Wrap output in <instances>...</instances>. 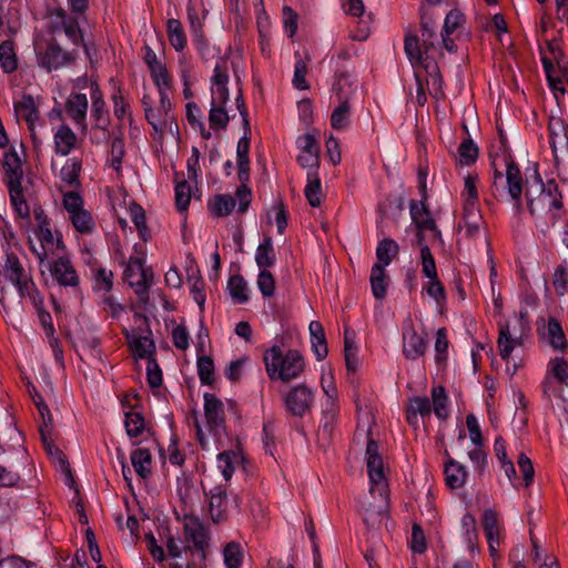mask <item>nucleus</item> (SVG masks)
Wrapping results in <instances>:
<instances>
[{
  "mask_svg": "<svg viewBox=\"0 0 568 568\" xmlns=\"http://www.w3.org/2000/svg\"><path fill=\"white\" fill-rule=\"evenodd\" d=\"M525 203L529 215L536 222L544 221L555 226L565 215L564 194L555 179L542 180L535 163L531 179L526 176Z\"/></svg>",
  "mask_w": 568,
  "mask_h": 568,
  "instance_id": "obj_1",
  "label": "nucleus"
},
{
  "mask_svg": "<svg viewBox=\"0 0 568 568\" xmlns=\"http://www.w3.org/2000/svg\"><path fill=\"white\" fill-rule=\"evenodd\" d=\"M503 161L506 166L505 174L496 168L495 161L491 162V168L494 169L490 184L491 195L497 201H509L515 215L520 216L525 210L526 179L524 180L521 170L510 153L503 155Z\"/></svg>",
  "mask_w": 568,
  "mask_h": 568,
  "instance_id": "obj_2",
  "label": "nucleus"
},
{
  "mask_svg": "<svg viewBox=\"0 0 568 568\" xmlns=\"http://www.w3.org/2000/svg\"><path fill=\"white\" fill-rule=\"evenodd\" d=\"M263 361L271 381L288 383L297 378L305 368L304 358L297 349L284 352L282 344L277 343L265 351Z\"/></svg>",
  "mask_w": 568,
  "mask_h": 568,
  "instance_id": "obj_3",
  "label": "nucleus"
},
{
  "mask_svg": "<svg viewBox=\"0 0 568 568\" xmlns=\"http://www.w3.org/2000/svg\"><path fill=\"white\" fill-rule=\"evenodd\" d=\"M81 20H85V16L68 12L64 8L58 7L50 13L48 32L50 34L64 33L74 47L81 45L85 54L90 57V50L80 27Z\"/></svg>",
  "mask_w": 568,
  "mask_h": 568,
  "instance_id": "obj_4",
  "label": "nucleus"
},
{
  "mask_svg": "<svg viewBox=\"0 0 568 568\" xmlns=\"http://www.w3.org/2000/svg\"><path fill=\"white\" fill-rule=\"evenodd\" d=\"M422 41L416 33H407L404 39V51L415 67L423 64V55L427 54L434 48L436 39L435 23L425 12L420 14Z\"/></svg>",
  "mask_w": 568,
  "mask_h": 568,
  "instance_id": "obj_5",
  "label": "nucleus"
},
{
  "mask_svg": "<svg viewBox=\"0 0 568 568\" xmlns=\"http://www.w3.org/2000/svg\"><path fill=\"white\" fill-rule=\"evenodd\" d=\"M251 130H244V135L239 140L236 146L237 156V179L241 184L237 186L235 197L239 200V213L243 214L247 211L252 201V191L247 186L251 176L250 168V139Z\"/></svg>",
  "mask_w": 568,
  "mask_h": 568,
  "instance_id": "obj_6",
  "label": "nucleus"
},
{
  "mask_svg": "<svg viewBox=\"0 0 568 568\" xmlns=\"http://www.w3.org/2000/svg\"><path fill=\"white\" fill-rule=\"evenodd\" d=\"M78 57V47L71 50L63 49L54 37L50 38L44 49L37 54L39 67L48 72L73 65Z\"/></svg>",
  "mask_w": 568,
  "mask_h": 568,
  "instance_id": "obj_7",
  "label": "nucleus"
},
{
  "mask_svg": "<svg viewBox=\"0 0 568 568\" xmlns=\"http://www.w3.org/2000/svg\"><path fill=\"white\" fill-rule=\"evenodd\" d=\"M33 233L40 242V247L37 248L32 241H29L30 250L37 256L39 264H43L50 255H54L58 251L65 248L62 235L55 232L57 237H54L50 225L36 226Z\"/></svg>",
  "mask_w": 568,
  "mask_h": 568,
  "instance_id": "obj_8",
  "label": "nucleus"
},
{
  "mask_svg": "<svg viewBox=\"0 0 568 568\" xmlns=\"http://www.w3.org/2000/svg\"><path fill=\"white\" fill-rule=\"evenodd\" d=\"M326 394L325 407L322 412V419L317 430V442L321 447L325 448L331 445L335 425L337 423L339 406L334 394H329L328 390L324 389Z\"/></svg>",
  "mask_w": 568,
  "mask_h": 568,
  "instance_id": "obj_9",
  "label": "nucleus"
},
{
  "mask_svg": "<svg viewBox=\"0 0 568 568\" xmlns=\"http://www.w3.org/2000/svg\"><path fill=\"white\" fill-rule=\"evenodd\" d=\"M366 464L371 484L379 489L381 495L386 494L387 484L385 480L384 463L379 454L378 443L368 437L366 446ZM374 487H372L373 489Z\"/></svg>",
  "mask_w": 568,
  "mask_h": 568,
  "instance_id": "obj_10",
  "label": "nucleus"
},
{
  "mask_svg": "<svg viewBox=\"0 0 568 568\" xmlns=\"http://www.w3.org/2000/svg\"><path fill=\"white\" fill-rule=\"evenodd\" d=\"M409 212L412 223L415 225L416 230L430 232V240L443 244L442 231L437 226L428 205L424 203V201L410 200Z\"/></svg>",
  "mask_w": 568,
  "mask_h": 568,
  "instance_id": "obj_11",
  "label": "nucleus"
},
{
  "mask_svg": "<svg viewBox=\"0 0 568 568\" xmlns=\"http://www.w3.org/2000/svg\"><path fill=\"white\" fill-rule=\"evenodd\" d=\"M207 503V513L213 524H223L229 520L227 490L225 485H216L210 490L204 489Z\"/></svg>",
  "mask_w": 568,
  "mask_h": 568,
  "instance_id": "obj_12",
  "label": "nucleus"
},
{
  "mask_svg": "<svg viewBox=\"0 0 568 568\" xmlns=\"http://www.w3.org/2000/svg\"><path fill=\"white\" fill-rule=\"evenodd\" d=\"M284 402L291 415L303 417L313 407L314 394L308 386L301 384L288 390Z\"/></svg>",
  "mask_w": 568,
  "mask_h": 568,
  "instance_id": "obj_13",
  "label": "nucleus"
},
{
  "mask_svg": "<svg viewBox=\"0 0 568 568\" xmlns=\"http://www.w3.org/2000/svg\"><path fill=\"white\" fill-rule=\"evenodd\" d=\"M52 278L63 287L79 288L80 277L71 260L63 255L49 263Z\"/></svg>",
  "mask_w": 568,
  "mask_h": 568,
  "instance_id": "obj_14",
  "label": "nucleus"
},
{
  "mask_svg": "<svg viewBox=\"0 0 568 568\" xmlns=\"http://www.w3.org/2000/svg\"><path fill=\"white\" fill-rule=\"evenodd\" d=\"M123 335L134 357L148 361L154 358L155 343L151 337L152 331L148 324L146 335H138L133 332H129L126 328L123 329Z\"/></svg>",
  "mask_w": 568,
  "mask_h": 568,
  "instance_id": "obj_15",
  "label": "nucleus"
},
{
  "mask_svg": "<svg viewBox=\"0 0 568 568\" xmlns=\"http://www.w3.org/2000/svg\"><path fill=\"white\" fill-rule=\"evenodd\" d=\"M204 416L210 430L225 429L224 404L214 394H204Z\"/></svg>",
  "mask_w": 568,
  "mask_h": 568,
  "instance_id": "obj_16",
  "label": "nucleus"
},
{
  "mask_svg": "<svg viewBox=\"0 0 568 568\" xmlns=\"http://www.w3.org/2000/svg\"><path fill=\"white\" fill-rule=\"evenodd\" d=\"M427 349V342L410 324L403 332V354L406 359L415 361L422 357Z\"/></svg>",
  "mask_w": 568,
  "mask_h": 568,
  "instance_id": "obj_17",
  "label": "nucleus"
},
{
  "mask_svg": "<svg viewBox=\"0 0 568 568\" xmlns=\"http://www.w3.org/2000/svg\"><path fill=\"white\" fill-rule=\"evenodd\" d=\"M6 258L4 264L0 268V276L3 275L11 284L19 283L20 280L29 276L30 274L24 268L19 256L10 251L9 243L4 250Z\"/></svg>",
  "mask_w": 568,
  "mask_h": 568,
  "instance_id": "obj_18",
  "label": "nucleus"
},
{
  "mask_svg": "<svg viewBox=\"0 0 568 568\" xmlns=\"http://www.w3.org/2000/svg\"><path fill=\"white\" fill-rule=\"evenodd\" d=\"M39 434L48 455L55 457L62 470H65L68 476L72 479L71 469L67 456L58 446L53 444L52 427L49 424L40 425Z\"/></svg>",
  "mask_w": 568,
  "mask_h": 568,
  "instance_id": "obj_19",
  "label": "nucleus"
},
{
  "mask_svg": "<svg viewBox=\"0 0 568 568\" xmlns=\"http://www.w3.org/2000/svg\"><path fill=\"white\" fill-rule=\"evenodd\" d=\"M184 535L185 539L192 542L195 549L203 550L207 545V535L205 528L197 517H185Z\"/></svg>",
  "mask_w": 568,
  "mask_h": 568,
  "instance_id": "obj_20",
  "label": "nucleus"
},
{
  "mask_svg": "<svg viewBox=\"0 0 568 568\" xmlns=\"http://www.w3.org/2000/svg\"><path fill=\"white\" fill-rule=\"evenodd\" d=\"M2 169L4 172L6 184L19 183L23 179L22 161L17 151L12 148L4 152Z\"/></svg>",
  "mask_w": 568,
  "mask_h": 568,
  "instance_id": "obj_21",
  "label": "nucleus"
},
{
  "mask_svg": "<svg viewBox=\"0 0 568 568\" xmlns=\"http://www.w3.org/2000/svg\"><path fill=\"white\" fill-rule=\"evenodd\" d=\"M65 111L75 124L87 128L88 99L84 93H72L65 102Z\"/></svg>",
  "mask_w": 568,
  "mask_h": 568,
  "instance_id": "obj_22",
  "label": "nucleus"
},
{
  "mask_svg": "<svg viewBox=\"0 0 568 568\" xmlns=\"http://www.w3.org/2000/svg\"><path fill=\"white\" fill-rule=\"evenodd\" d=\"M444 474L446 485L450 489L462 488L468 476L466 467L452 457L445 463Z\"/></svg>",
  "mask_w": 568,
  "mask_h": 568,
  "instance_id": "obj_23",
  "label": "nucleus"
},
{
  "mask_svg": "<svg viewBox=\"0 0 568 568\" xmlns=\"http://www.w3.org/2000/svg\"><path fill=\"white\" fill-rule=\"evenodd\" d=\"M312 351L317 361H323L328 354L327 341L321 322L312 321L308 326Z\"/></svg>",
  "mask_w": 568,
  "mask_h": 568,
  "instance_id": "obj_24",
  "label": "nucleus"
},
{
  "mask_svg": "<svg viewBox=\"0 0 568 568\" xmlns=\"http://www.w3.org/2000/svg\"><path fill=\"white\" fill-rule=\"evenodd\" d=\"M14 111L27 122L28 129L33 132L34 122L40 115L33 97L30 94L22 95L21 100L14 102Z\"/></svg>",
  "mask_w": 568,
  "mask_h": 568,
  "instance_id": "obj_25",
  "label": "nucleus"
},
{
  "mask_svg": "<svg viewBox=\"0 0 568 568\" xmlns=\"http://www.w3.org/2000/svg\"><path fill=\"white\" fill-rule=\"evenodd\" d=\"M77 135L72 129L62 124L54 134V151L57 154L67 156L75 148Z\"/></svg>",
  "mask_w": 568,
  "mask_h": 568,
  "instance_id": "obj_26",
  "label": "nucleus"
},
{
  "mask_svg": "<svg viewBox=\"0 0 568 568\" xmlns=\"http://www.w3.org/2000/svg\"><path fill=\"white\" fill-rule=\"evenodd\" d=\"M10 195L11 205L20 219H29L30 207L24 197L22 182L7 184Z\"/></svg>",
  "mask_w": 568,
  "mask_h": 568,
  "instance_id": "obj_27",
  "label": "nucleus"
},
{
  "mask_svg": "<svg viewBox=\"0 0 568 568\" xmlns=\"http://www.w3.org/2000/svg\"><path fill=\"white\" fill-rule=\"evenodd\" d=\"M124 426L128 436L133 439L140 437L143 432L150 433L145 418L141 410H128L124 413Z\"/></svg>",
  "mask_w": 568,
  "mask_h": 568,
  "instance_id": "obj_28",
  "label": "nucleus"
},
{
  "mask_svg": "<svg viewBox=\"0 0 568 568\" xmlns=\"http://www.w3.org/2000/svg\"><path fill=\"white\" fill-rule=\"evenodd\" d=\"M131 463L135 473L143 479L152 476V456L148 448H136L131 453Z\"/></svg>",
  "mask_w": 568,
  "mask_h": 568,
  "instance_id": "obj_29",
  "label": "nucleus"
},
{
  "mask_svg": "<svg viewBox=\"0 0 568 568\" xmlns=\"http://www.w3.org/2000/svg\"><path fill=\"white\" fill-rule=\"evenodd\" d=\"M236 199L230 194H216L209 201V210L215 217H224L235 209Z\"/></svg>",
  "mask_w": 568,
  "mask_h": 568,
  "instance_id": "obj_30",
  "label": "nucleus"
},
{
  "mask_svg": "<svg viewBox=\"0 0 568 568\" xmlns=\"http://www.w3.org/2000/svg\"><path fill=\"white\" fill-rule=\"evenodd\" d=\"M481 521L487 544L499 545L500 527L498 523V514L493 509H486L483 514Z\"/></svg>",
  "mask_w": 568,
  "mask_h": 568,
  "instance_id": "obj_31",
  "label": "nucleus"
},
{
  "mask_svg": "<svg viewBox=\"0 0 568 568\" xmlns=\"http://www.w3.org/2000/svg\"><path fill=\"white\" fill-rule=\"evenodd\" d=\"M372 293L376 300H383L387 293L388 277L382 264H374L371 271Z\"/></svg>",
  "mask_w": 568,
  "mask_h": 568,
  "instance_id": "obj_32",
  "label": "nucleus"
},
{
  "mask_svg": "<svg viewBox=\"0 0 568 568\" xmlns=\"http://www.w3.org/2000/svg\"><path fill=\"white\" fill-rule=\"evenodd\" d=\"M0 67L4 73H12L18 70L19 63L14 42L10 39L0 43Z\"/></svg>",
  "mask_w": 568,
  "mask_h": 568,
  "instance_id": "obj_33",
  "label": "nucleus"
},
{
  "mask_svg": "<svg viewBox=\"0 0 568 568\" xmlns=\"http://www.w3.org/2000/svg\"><path fill=\"white\" fill-rule=\"evenodd\" d=\"M276 255L271 236H264L255 254V262L261 270L271 267L275 264Z\"/></svg>",
  "mask_w": 568,
  "mask_h": 568,
  "instance_id": "obj_34",
  "label": "nucleus"
},
{
  "mask_svg": "<svg viewBox=\"0 0 568 568\" xmlns=\"http://www.w3.org/2000/svg\"><path fill=\"white\" fill-rule=\"evenodd\" d=\"M338 105L331 114V125L335 130H344L349 124L351 104L346 95L337 98Z\"/></svg>",
  "mask_w": 568,
  "mask_h": 568,
  "instance_id": "obj_35",
  "label": "nucleus"
},
{
  "mask_svg": "<svg viewBox=\"0 0 568 568\" xmlns=\"http://www.w3.org/2000/svg\"><path fill=\"white\" fill-rule=\"evenodd\" d=\"M166 32L171 45L176 51H182L186 47V34L180 20L169 19L166 21Z\"/></svg>",
  "mask_w": 568,
  "mask_h": 568,
  "instance_id": "obj_36",
  "label": "nucleus"
},
{
  "mask_svg": "<svg viewBox=\"0 0 568 568\" xmlns=\"http://www.w3.org/2000/svg\"><path fill=\"white\" fill-rule=\"evenodd\" d=\"M399 253V246L393 239H383L376 247L377 263L382 264L383 267L389 265Z\"/></svg>",
  "mask_w": 568,
  "mask_h": 568,
  "instance_id": "obj_37",
  "label": "nucleus"
},
{
  "mask_svg": "<svg viewBox=\"0 0 568 568\" xmlns=\"http://www.w3.org/2000/svg\"><path fill=\"white\" fill-rule=\"evenodd\" d=\"M305 197L312 207H318L322 202V183L318 173H307Z\"/></svg>",
  "mask_w": 568,
  "mask_h": 568,
  "instance_id": "obj_38",
  "label": "nucleus"
},
{
  "mask_svg": "<svg viewBox=\"0 0 568 568\" xmlns=\"http://www.w3.org/2000/svg\"><path fill=\"white\" fill-rule=\"evenodd\" d=\"M223 559L226 568H241L244 559V549L237 541H230L223 548Z\"/></svg>",
  "mask_w": 568,
  "mask_h": 568,
  "instance_id": "obj_39",
  "label": "nucleus"
},
{
  "mask_svg": "<svg viewBox=\"0 0 568 568\" xmlns=\"http://www.w3.org/2000/svg\"><path fill=\"white\" fill-rule=\"evenodd\" d=\"M129 213L132 222L134 223L139 232L140 239L143 242H148L151 237V233L146 226L144 209L140 204L133 202L129 206Z\"/></svg>",
  "mask_w": 568,
  "mask_h": 568,
  "instance_id": "obj_40",
  "label": "nucleus"
},
{
  "mask_svg": "<svg viewBox=\"0 0 568 568\" xmlns=\"http://www.w3.org/2000/svg\"><path fill=\"white\" fill-rule=\"evenodd\" d=\"M81 170V159L72 158L62 166L60 171V179L70 186H79Z\"/></svg>",
  "mask_w": 568,
  "mask_h": 568,
  "instance_id": "obj_41",
  "label": "nucleus"
},
{
  "mask_svg": "<svg viewBox=\"0 0 568 568\" xmlns=\"http://www.w3.org/2000/svg\"><path fill=\"white\" fill-rule=\"evenodd\" d=\"M153 283V271L151 267H144L139 271V280L135 282H130L131 286L134 288L135 294L139 296L140 301L146 302L149 300V291Z\"/></svg>",
  "mask_w": 568,
  "mask_h": 568,
  "instance_id": "obj_42",
  "label": "nucleus"
},
{
  "mask_svg": "<svg viewBox=\"0 0 568 568\" xmlns=\"http://www.w3.org/2000/svg\"><path fill=\"white\" fill-rule=\"evenodd\" d=\"M433 408L437 418L445 420L448 418V396L444 386L438 385L432 389Z\"/></svg>",
  "mask_w": 568,
  "mask_h": 568,
  "instance_id": "obj_43",
  "label": "nucleus"
},
{
  "mask_svg": "<svg viewBox=\"0 0 568 568\" xmlns=\"http://www.w3.org/2000/svg\"><path fill=\"white\" fill-rule=\"evenodd\" d=\"M73 227L81 234H91L95 229L91 213L84 209L69 215Z\"/></svg>",
  "mask_w": 568,
  "mask_h": 568,
  "instance_id": "obj_44",
  "label": "nucleus"
},
{
  "mask_svg": "<svg viewBox=\"0 0 568 568\" xmlns=\"http://www.w3.org/2000/svg\"><path fill=\"white\" fill-rule=\"evenodd\" d=\"M547 334L549 344L559 351H565L567 348V341L565 337V333L562 331L561 324L555 317H550L547 324Z\"/></svg>",
  "mask_w": 568,
  "mask_h": 568,
  "instance_id": "obj_45",
  "label": "nucleus"
},
{
  "mask_svg": "<svg viewBox=\"0 0 568 568\" xmlns=\"http://www.w3.org/2000/svg\"><path fill=\"white\" fill-rule=\"evenodd\" d=\"M457 153L460 165L469 166L477 161L479 156V149L471 138L468 136L459 144Z\"/></svg>",
  "mask_w": 568,
  "mask_h": 568,
  "instance_id": "obj_46",
  "label": "nucleus"
},
{
  "mask_svg": "<svg viewBox=\"0 0 568 568\" xmlns=\"http://www.w3.org/2000/svg\"><path fill=\"white\" fill-rule=\"evenodd\" d=\"M227 288L234 302L244 304L248 301L247 283L242 275H232L229 278Z\"/></svg>",
  "mask_w": 568,
  "mask_h": 568,
  "instance_id": "obj_47",
  "label": "nucleus"
},
{
  "mask_svg": "<svg viewBox=\"0 0 568 568\" xmlns=\"http://www.w3.org/2000/svg\"><path fill=\"white\" fill-rule=\"evenodd\" d=\"M152 81L158 90H172L173 80L164 63L149 69Z\"/></svg>",
  "mask_w": 568,
  "mask_h": 568,
  "instance_id": "obj_48",
  "label": "nucleus"
},
{
  "mask_svg": "<svg viewBox=\"0 0 568 568\" xmlns=\"http://www.w3.org/2000/svg\"><path fill=\"white\" fill-rule=\"evenodd\" d=\"M423 291L427 293L429 297H432L438 306H444L447 301L446 288L444 284L440 282L439 277L435 280H428L423 284Z\"/></svg>",
  "mask_w": 568,
  "mask_h": 568,
  "instance_id": "obj_49",
  "label": "nucleus"
},
{
  "mask_svg": "<svg viewBox=\"0 0 568 568\" xmlns=\"http://www.w3.org/2000/svg\"><path fill=\"white\" fill-rule=\"evenodd\" d=\"M548 375L568 387V362L564 357L551 358L548 363Z\"/></svg>",
  "mask_w": 568,
  "mask_h": 568,
  "instance_id": "obj_50",
  "label": "nucleus"
},
{
  "mask_svg": "<svg viewBox=\"0 0 568 568\" xmlns=\"http://www.w3.org/2000/svg\"><path fill=\"white\" fill-rule=\"evenodd\" d=\"M197 374L202 385H212L214 382V363L211 356H197Z\"/></svg>",
  "mask_w": 568,
  "mask_h": 568,
  "instance_id": "obj_51",
  "label": "nucleus"
},
{
  "mask_svg": "<svg viewBox=\"0 0 568 568\" xmlns=\"http://www.w3.org/2000/svg\"><path fill=\"white\" fill-rule=\"evenodd\" d=\"M449 341L445 327H440L436 332L435 342V362L437 365H445L448 357Z\"/></svg>",
  "mask_w": 568,
  "mask_h": 568,
  "instance_id": "obj_52",
  "label": "nucleus"
},
{
  "mask_svg": "<svg viewBox=\"0 0 568 568\" xmlns=\"http://www.w3.org/2000/svg\"><path fill=\"white\" fill-rule=\"evenodd\" d=\"M191 201V186L186 180L176 181L175 206L180 212L186 211Z\"/></svg>",
  "mask_w": 568,
  "mask_h": 568,
  "instance_id": "obj_53",
  "label": "nucleus"
},
{
  "mask_svg": "<svg viewBox=\"0 0 568 568\" xmlns=\"http://www.w3.org/2000/svg\"><path fill=\"white\" fill-rule=\"evenodd\" d=\"M229 120L230 118L224 105L211 103L209 122L212 129H225Z\"/></svg>",
  "mask_w": 568,
  "mask_h": 568,
  "instance_id": "obj_54",
  "label": "nucleus"
},
{
  "mask_svg": "<svg viewBox=\"0 0 568 568\" xmlns=\"http://www.w3.org/2000/svg\"><path fill=\"white\" fill-rule=\"evenodd\" d=\"M113 287V273L103 267L94 271L93 290L109 293Z\"/></svg>",
  "mask_w": 568,
  "mask_h": 568,
  "instance_id": "obj_55",
  "label": "nucleus"
},
{
  "mask_svg": "<svg viewBox=\"0 0 568 568\" xmlns=\"http://www.w3.org/2000/svg\"><path fill=\"white\" fill-rule=\"evenodd\" d=\"M422 273L428 280H435L438 276L435 257L429 247H424L420 252Z\"/></svg>",
  "mask_w": 568,
  "mask_h": 568,
  "instance_id": "obj_56",
  "label": "nucleus"
},
{
  "mask_svg": "<svg viewBox=\"0 0 568 568\" xmlns=\"http://www.w3.org/2000/svg\"><path fill=\"white\" fill-rule=\"evenodd\" d=\"M515 341L511 338L508 325L499 329L498 348L499 355L504 361H508L514 349Z\"/></svg>",
  "mask_w": 568,
  "mask_h": 568,
  "instance_id": "obj_57",
  "label": "nucleus"
},
{
  "mask_svg": "<svg viewBox=\"0 0 568 568\" xmlns=\"http://www.w3.org/2000/svg\"><path fill=\"white\" fill-rule=\"evenodd\" d=\"M552 285L559 296L568 291V264L566 262L555 268Z\"/></svg>",
  "mask_w": 568,
  "mask_h": 568,
  "instance_id": "obj_58",
  "label": "nucleus"
},
{
  "mask_svg": "<svg viewBox=\"0 0 568 568\" xmlns=\"http://www.w3.org/2000/svg\"><path fill=\"white\" fill-rule=\"evenodd\" d=\"M410 549L415 554H424L427 549L425 532L422 526L414 523L412 526Z\"/></svg>",
  "mask_w": 568,
  "mask_h": 568,
  "instance_id": "obj_59",
  "label": "nucleus"
},
{
  "mask_svg": "<svg viewBox=\"0 0 568 568\" xmlns=\"http://www.w3.org/2000/svg\"><path fill=\"white\" fill-rule=\"evenodd\" d=\"M91 116L95 122L94 128L102 131L108 130L110 125V116L105 103L91 104Z\"/></svg>",
  "mask_w": 568,
  "mask_h": 568,
  "instance_id": "obj_60",
  "label": "nucleus"
},
{
  "mask_svg": "<svg viewBox=\"0 0 568 568\" xmlns=\"http://www.w3.org/2000/svg\"><path fill=\"white\" fill-rule=\"evenodd\" d=\"M517 465L523 475L521 485L525 487L531 486L535 478V469L531 459L525 454H520L517 459Z\"/></svg>",
  "mask_w": 568,
  "mask_h": 568,
  "instance_id": "obj_61",
  "label": "nucleus"
},
{
  "mask_svg": "<svg viewBox=\"0 0 568 568\" xmlns=\"http://www.w3.org/2000/svg\"><path fill=\"white\" fill-rule=\"evenodd\" d=\"M257 286L264 297H272L275 293V278L266 268L261 270L257 276Z\"/></svg>",
  "mask_w": 568,
  "mask_h": 568,
  "instance_id": "obj_62",
  "label": "nucleus"
},
{
  "mask_svg": "<svg viewBox=\"0 0 568 568\" xmlns=\"http://www.w3.org/2000/svg\"><path fill=\"white\" fill-rule=\"evenodd\" d=\"M307 63L303 59H297L294 67L293 85L297 90H307L310 84L306 80Z\"/></svg>",
  "mask_w": 568,
  "mask_h": 568,
  "instance_id": "obj_63",
  "label": "nucleus"
},
{
  "mask_svg": "<svg viewBox=\"0 0 568 568\" xmlns=\"http://www.w3.org/2000/svg\"><path fill=\"white\" fill-rule=\"evenodd\" d=\"M465 23V16L457 9L450 10L445 18L443 33L452 34Z\"/></svg>",
  "mask_w": 568,
  "mask_h": 568,
  "instance_id": "obj_64",
  "label": "nucleus"
}]
</instances>
